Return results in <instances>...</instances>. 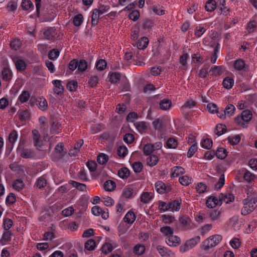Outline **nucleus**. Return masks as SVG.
<instances>
[{
	"label": "nucleus",
	"instance_id": "27",
	"mask_svg": "<svg viewBox=\"0 0 257 257\" xmlns=\"http://www.w3.org/2000/svg\"><path fill=\"white\" fill-rule=\"evenodd\" d=\"M158 157L155 155H151L147 159V164L151 167H153L158 162Z\"/></svg>",
	"mask_w": 257,
	"mask_h": 257
},
{
	"label": "nucleus",
	"instance_id": "32",
	"mask_svg": "<svg viewBox=\"0 0 257 257\" xmlns=\"http://www.w3.org/2000/svg\"><path fill=\"white\" fill-rule=\"evenodd\" d=\"M15 66L18 71H23L26 69L27 65L24 60L19 59L15 62Z\"/></svg>",
	"mask_w": 257,
	"mask_h": 257
},
{
	"label": "nucleus",
	"instance_id": "35",
	"mask_svg": "<svg viewBox=\"0 0 257 257\" xmlns=\"http://www.w3.org/2000/svg\"><path fill=\"white\" fill-rule=\"evenodd\" d=\"M240 136L238 135L234 136H229L227 138V140L229 144L233 146L238 144L240 141Z\"/></svg>",
	"mask_w": 257,
	"mask_h": 257
},
{
	"label": "nucleus",
	"instance_id": "22",
	"mask_svg": "<svg viewBox=\"0 0 257 257\" xmlns=\"http://www.w3.org/2000/svg\"><path fill=\"white\" fill-rule=\"evenodd\" d=\"M155 188L158 193L163 194L166 191V186L164 183L162 181H158L155 184Z\"/></svg>",
	"mask_w": 257,
	"mask_h": 257
},
{
	"label": "nucleus",
	"instance_id": "52",
	"mask_svg": "<svg viewBox=\"0 0 257 257\" xmlns=\"http://www.w3.org/2000/svg\"><path fill=\"white\" fill-rule=\"evenodd\" d=\"M178 146V142L174 138H169L167 142V146L170 149H175Z\"/></svg>",
	"mask_w": 257,
	"mask_h": 257
},
{
	"label": "nucleus",
	"instance_id": "29",
	"mask_svg": "<svg viewBox=\"0 0 257 257\" xmlns=\"http://www.w3.org/2000/svg\"><path fill=\"white\" fill-rule=\"evenodd\" d=\"M245 66L244 61L242 59H238L234 61L233 67L237 71L242 70Z\"/></svg>",
	"mask_w": 257,
	"mask_h": 257
},
{
	"label": "nucleus",
	"instance_id": "40",
	"mask_svg": "<svg viewBox=\"0 0 257 257\" xmlns=\"http://www.w3.org/2000/svg\"><path fill=\"white\" fill-rule=\"evenodd\" d=\"M95 241L93 239L88 240L85 243V248L88 250H92L95 247Z\"/></svg>",
	"mask_w": 257,
	"mask_h": 257
},
{
	"label": "nucleus",
	"instance_id": "38",
	"mask_svg": "<svg viewBox=\"0 0 257 257\" xmlns=\"http://www.w3.org/2000/svg\"><path fill=\"white\" fill-rule=\"evenodd\" d=\"M209 65L205 64L203 66V67L200 70L199 76L200 77L202 78H205L209 73Z\"/></svg>",
	"mask_w": 257,
	"mask_h": 257
},
{
	"label": "nucleus",
	"instance_id": "56",
	"mask_svg": "<svg viewBox=\"0 0 257 257\" xmlns=\"http://www.w3.org/2000/svg\"><path fill=\"white\" fill-rule=\"evenodd\" d=\"M222 66H215L212 67L209 71H211L212 74L214 76H219L222 73Z\"/></svg>",
	"mask_w": 257,
	"mask_h": 257
},
{
	"label": "nucleus",
	"instance_id": "41",
	"mask_svg": "<svg viewBox=\"0 0 257 257\" xmlns=\"http://www.w3.org/2000/svg\"><path fill=\"white\" fill-rule=\"evenodd\" d=\"M243 178L246 181L249 183L254 179L255 175L251 173L248 170L245 169V172L243 174Z\"/></svg>",
	"mask_w": 257,
	"mask_h": 257
},
{
	"label": "nucleus",
	"instance_id": "37",
	"mask_svg": "<svg viewBox=\"0 0 257 257\" xmlns=\"http://www.w3.org/2000/svg\"><path fill=\"white\" fill-rule=\"evenodd\" d=\"M127 149L124 146H120L118 147L117 150V155L122 158H124L127 154Z\"/></svg>",
	"mask_w": 257,
	"mask_h": 257
},
{
	"label": "nucleus",
	"instance_id": "23",
	"mask_svg": "<svg viewBox=\"0 0 257 257\" xmlns=\"http://www.w3.org/2000/svg\"><path fill=\"white\" fill-rule=\"evenodd\" d=\"M118 175L122 179H126L130 175V171L126 167H122L118 170Z\"/></svg>",
	"mask_w": 257,
	"mask_h": 257
},
{
	"label": "nucleus",
	"instance_id": "5",
	"mask_svg": "<svg viewBox=\"0 0 257 257\" xmlns=\"http://www.w3.org/2000/svg\"><path fill=\"white\" fill-rule=\"evenodd\" d=\"M156 249L162 257H169L174 254L171 250L161 245H157Z\"/></svg>",
	"mask_w": 257,
	"mask_h": 257
},
{
	"label": "nucleus",
	"instance_id": "11",
	"mask_svg": "<svg viewBox=\"0 0 257 257\" xmlns=\"http://www.w3.org/2000/svg\"><path fill=\"white\" fill-rule=\"evenodd\" d=\"M21 156L25 159H32L35 157V152L29 149H23L21 152Z\"/></svg>",
	"mask_w": 257,
	"mask_h": 257
},
{
	"label": "nucleus",
	"instance_id": "43",
	"mask_svg": "<svg viewBox=\"0 0 257 257\" xmlns=\"http://www.w3.org/2000/svg\"><path fill=\"white\" fill-rule=\"evenodd\" d=\"M106 65L105 60L100 59L96 62L95 67L98 70L102 71L106 68Z\"/></svg>",
	"mask_w": 257,
	"mask_h": 257
},
{
	"label": "nucleus",
	"instance_id": "30",
	"mask_svg": "<svg viewBox=\"0 0 257 257\" xmlns=\"http://www.w3.org/2000/svg\"><path fill=\"white\" fill-rule=\"evenodd\" d=\"M153 198L151 193L148 192H144L141 197V201L144 203H148Z\"/></svg>",
	"mask_w": 257,
	"mask_h": 257
},
{
	"label": "nucleus",
	"instance_id": "18",
	"mask_svg": "<svg viewBox=\"0 0 257 257\" xmlns=\"http://www.w3.org/2000/svg\"><path fill=\"white\" fill-rule=\"evenodd\" d=\"M2 78L4 80L9 81L12 77V73L8 68H4L2 72Z\"/></svg>",
	"mask_w": 257,
	"mask_h": 257
},
{
	"label": "nucleus",
	"instance_id": "24",
	"mask_svg": "<svg viewBox=\"0 0 257 257\" xmlns=\"http://www.w3.org/2000/svg\"><path fill=\"white\" fill-rule=\"evenodd\" d=\"M135 125L138 131L141 134L145 133L147 129V123L145 121L136 122Z\"/></svg>",
	"mask_w": 257,
	"mask_h": 257
},
{
	"label": "nucleus",
	"instance_id": "48",
	"mask_svg": "<svg viewBox=\"0 0 257 257\" xmlns=\"http://www.w3.org/2000/svg\"><path fill=\"white\" fill-rule=\"evenodd\" d=\"M17 132L16 130H13L12 132H11L9 136V141L10 143L11 144L12 147H13V145L15 141L17 140Z\"/></svg>",
	"mask_w": 257,
	"mask_h": 257
},
{
	"label": "nucleus",
	"instance_id": "12",
	"mask_svg": "<svg viewBox=\"0 0 257 257\" xmlns=\"http://www.w3.org/2000/svg\"><path fill=\"white\" fill-rule=\"evenodd\" d=\"M172 106V102L169 99H164L159 103L160 108L163 110H169Z\"/></svg>",
	"mask_w": 257,
	"mask_h": 257
},
{
	"label": "nucleus",
	"instance_id": "1",
	"mask_svg": "<svg viewBox=\"0 0 257 257\" xmlns=\"http://www.w3.org/2000/svg\"><path fill=\"white\" fill-rule=\"evenodd\" d=\"M243 207L241 213L243 215H247L252 212L257 207V196L248 197L242 201Z\"/></svg>",
	"mask_w": 257,
	"mask_h": 257
},
{
	"label": "nucleus",
	"instance_id": "4",
	"mask_svg": "<svg viewBox=\"0 0 257 257\" xmlns=\"http://www.w3.org/2000/svg\"><path fill=\"white\" fill-rule=\"evenodd\" d=\"M179 222L184 229H189L193 227V223L190 218L187 215H182L179 218Z\"/></svg>",
	"mask_w": 257,
	"mask_h": 257
},
{
	"label": "nucleus",
	"instance_id": "55",
	"mask_svg": "<svg viewBox=\"0 0 257 257\" xmlns=\"http://www.w3.org/2000/svg\"><path fill=\"white\" fill-rule=\"evenodd\" d=\"M153 12L158 15H163L165 14V10L163 7L160 5H155L152 7Z\"/></svg>",
	"mask_w": 257,
	"mask_h": 257
},
{
	"label": "nucleus",
	"instance_id": "62",
	"mask_svg": "<svg viewBox=\"0 0 257 257\" xmlns=\"http://www.w3.org/2000/svg\"><path fill=\"white\" fill-rule=\"evenodd\" d=\"M140 12L138 10H135L129 14V18L133 21H136L140 17Z\"/></svg>",
	"mask_w": 257,
	"mask_h": 257
},
{
	"label": "nucleus",
	"instance_id": "6",
	"mask_svg": "<svg viewBox=\"0 0 257 257\" xmlns=\"http://www.w3.org/2000/svg\"><path fill=\"white\" fill-rule=\"evenodd\" d=\"M56 34V29L54 28H47L43 31V35L47 40H53Z\"/></svg>",
	"mask_w": 257,
	"mask_h": 257
},
{
	"label": "nucleus",
	"instance_id": "34",
	"mask_svg": "<svg viewBox=\"0 0 257 257\" xmlns=\"http://www.w3.org/2000/svg\"><path fill=\"white\" fill-rule=\"evenodd\" d=\"M171 205V208L172 210H175L178 211L180 208V205L181 204V199H177L174 200L171 202H170Z\"/></svg>",
	"mask_w": 257,
	"mask_h": 257
},
{
	"label": "nucleus",
	"instance_id": "20",
	"mask_svg": "<svg viewBox=\"0 0 257 257\" xmlns=\"http://www.w3.org/2000/svg\"><path fill=\"white\" fill-rule=\"evenodd\" d=\"M149 39L146 37L141 38L138 41L137 47L139 49L144 50L148 46Z\"/></svg>",
	"mask_w": 257,
	"mask_h": 257
},
{
	"label": "nucleus",
	"instance_id": "46",
	"mask_svg": "<svg viewBox=\"0 0 257 257\" xmlns=\"http://www.w3.org/2000/svg\"><path fill=\"white\" fill-rule=\"evenodd\" d=\"M83 20V17L82 14H78L76 15L73 19V24L75 26H80Z\"/></svg>",
	"mask_w": 257,
	"mask_h": 257
},
{
	"label": "nucleus",
	"instance_id": "14",
	"mask_svg": "<svg viewBox=\"0 0 257 257\" xmlns=\"http://www.w3.org/2000/svg\"><path fill=\"white\" fill-rule=\"evenodd\" d=\"M226 131V126L225 124L219 123L216 125L214 133L218 136H220L224 134Z\"/></svg>",
	"mask_w": 257,
	"mask_h": 257
},
{
	"label": "nucleus",
	"instance_id": "51",
	"mask_svg": "<svg viewBox=\"0 0 257 257\" xmlns=\"http://www.w3.org/2000/svg\"><path fill=\"white\" fill-rule=\"evenodd\" d=\"M77 67L79 71L84 72L87 67V62L84 59H81L79 61H78Z\"/></svg>",
	"mask_w": 257,
	"mask_h": 257
},
{
	"label": "nucleus",
	"instance_id": "63",
	"mask_svg": "<svg viewBox=\"0 0 257 257\" xmlns=\"http://www.w3.org/2000/svg\"><path fill=\"white\" fill-rule=\"evenodd\" d=\"M154 23L153 20L146 19L144 21L142 27L144 29H150L154 26Z\"/></svg>",
	"mask_w": 257,
	"mask_h": 257
},
{
	"label": "nucleus",
	"instance_id": "45",
	"mask_svg": "<svg viewBox=\"0 0 257 257\" xmlns=\"http://www.w3.org/2000/svg\"><path fill=\"white\" fill-rule=\"evenodd\" d=\"M145 251V246L141 244H137L134 248V252L137 255H140L144 253Z\"/></svg>",
	"mask_w": 257,
	"mask_h": 257
},
{
	"label": "nucleus",
	"instance_id": "57",
	"mask_svg": "<svg viewBox=\"0 0 257 257\" xmlns=\"http://www.w3.org/2000/svg\"><path fill=\"white\" fill-rule=\"evenodd\" d=\"M202 147L209 150L212 147V141L210 139H206L201 143Z\"/></svg>",
	"mask_w": 257,
	"mask_h": 257
},
{
	"label": "nucleus",
	"instance_id": "21",
	"mask_svg": "<svg viewBox=\"0 0 257 257\" xmlns=\"http://www.w3.org/2000/svg\"><path fill=\"white\" fill-rule=\"evenodd\" d=\"M216 157L219 159L223 160L227 155V151L224 148H219L215 152Z\"/></svg>",
	"mask_w": 257,
	"mask_h": 257
},
{
	"label": "nucleus",
	"instance_id": "31",
	"mask_svg": "<svg viewBox=\"0 0 257 257\" xmlns=\"http://www.w3.org/2000/svg\"><path fill=\"white\" fill-rule=\"evenodd\" d=\"M22 8L23 10L28 11L34 9L33 3L30 0H24L21 4Z\"/></svg>",
	"mask_w": 257,
	"mask_h": 257
},
{
	"label": "nucleus",
	"instance_id": "28",
	"mask_svg": "<svg viewBox=\"0 0 257 257\" xmlns=\"http://www.w3.org/2000/svg\"><path fill=\"white\" fill-rule=\"evenodd\" d=\"M30 98V93L28 91H23L20 95L18 100L22 103L27 102Z\"/></svg>",
	"mask_w": 257,
	"mask_h": 257
},
{
	"label": "nucleus",
	"instance_id": "44",
	"mask_svg": "<svg viewBox=\"0 0 257 257\" xmlns=\"http://www.w3.org/2000/svg\"><path fill=\"white\" fill-rule=\"evenodd\" d=\"M120 79V73L119 72H113L109 76V81L113 83L118 82Z\"/></svg>",
	"mask_w": 257,
	"mask_h": 257
},
{
	"label": "nucleus",
	"instance_id": "64",
	"mask_svg": "<svg viewBox=\"0 0 257 257\" xmlns=\"http://www.w3.org/2000/svg\"><path fill=\"white\" fill-rule=\"evenodd\" d=\"M78 86L77 82L75 81H71L68 82L66 88L70 91H74L76 90Z\"/></svg>",
	"mask_w": 257,
	"mask_h": 257
},
{
	"label": "nucleus",
	"instance_id": "13",
	"mask_svg": "<svg viewBox=\"0 0 257 257\" xmlns=\"http://www.w3.org/2000/svg\"><path fill=\"white\" fill-rule=\"evenodd\" d=\"M234 80L230 77H226L223 80L222 85L223 86L227 89H231L234 85Z\"/></svg>",
	"mask_w": 257,
	"mask_h": 257
},
{
	"label": "nucleus",
	"instance_id": "7",
	"mask_svg": "<svg viewBox=\"0 0 257 257\" xmlns=\"http://www.w3.org/2000/svg\"><path fill=\"white\" fill-rule=\"evenodd\" d=\"M166 242L169 246H176L180 243V239L178 236L172 234L166 238Z\"/></svg>",
	"mask_w": 257,
	"mask_h": 257
},
{
	"label": "nucleus",
	"instance_id": "50",
	"mask_svg": "<svg viewBox=\"0 0 257 257\" xmlns=\"http://www.w3.org/2000/svg\"><path fill=\"white\" fill-rule=\"evenodd\" d=\"M225 183V177L223 174H221L220 176L219 180L214 185V189L216 190L220 189Z\"/></svg>",
	"mask_w": 257,
	"mask_h": 257
},
{
	"label": "nucleus",
	"instance_id": "49",
	"mask_svg": "<svg viewBox=\"0 0 257 257\" xmlns=\"http://www.w3.org/2000/svg\"><path fill=\"white\" fill-rule=\"evenodd\" d=\"M86 165L90 172H98L97 169V165L94 161H88Z\"/></svg>",
	"mask_w": 257,
	"mask_h": 257
},
{
	"label": "nucleus",
	"instance_id": "61",
	"mask_svg": "<svg viewBox=\"0 0 257 257\" xmlns=\"http://www.w3.org/2000/svg\"><path fill=\"white\" fill-rule=\"evenodd\" d=\"M143 164L140 162H135L133 164V168L135 173H140L143 170Z\"/></svg>",
	"mask_w": 257,
	"mask_h": 257
},
{
	"label": "nucleus",
	"instance_id": "33",
	"mask_svg": "<svg viewBox=\"0 0 257 257\" xmlns=\"http://www.w3.org/2000/svg\"><path fill=\"white\" fill-rule=\"evenodd\" d=\"M200 240V237L199 236H196L193 238H191L190 239L187 240L186 242L187 243L188 246L190 248H192L194 246H195Z\"/></svg>",
	"mask_w": 257,
	"mask_h": 257
},
{
	"label": "nucleus",
	"instance_id": "53",
	"mask_svg": "<svg viewBox=\"0 0 257 257\" xmlns=\"http://www.w3.org/2000/svg\"><path fill=\"white\" fill-rule=\"evenodd\" d=\"M235 110V108L233 104H228L225 109L224 111L226 113V115L228 116H232L234 114V111Z\"/></svg>",
	"mask_w": 257,
	"mask_h": 257
},
{
	"label": "nucleus",
	"instance_id": "42",
	"mask_svg": "<svg viewBox=\"0 0 257 257\" xmlns=\"http://www.w3.org/2000/svg\"><path fill=\"white\" fill-rule=\"evenodd\" d=\"M113 249V246L109 243H104L101 247V250L105 254L110 253Z\"/></svg>",
	"mask_w": 257,
	"mask_h": 257
},
{
	"label": "nucleus",
	"instance_id": "36",
	"mask_svg": "<svg viewBox=\"0 0 257 257\" xmlns=\"http://www.w3.org/2000/svg\"><path fill=\"white\" fill-rule=\"evenodd\" d=\"M108 160V156L103 153H100L97 156V161L100 165H104L106 163Z\"/></svg>",
	"mask_w": 257,
	"mask_h": 257
},
{
	"label": "nucleus",
	"instance_id": "2",
	"mask_svg": "<svg viewBox=\"0 0 257 257\" xmlns=\"http://www.w3.org/2000/svg\"><path fill=\"white\" fill-rule=\"evenodd\" d=\"M222 240V236L220 235L216 234L212 235L203 241L201 248L204 250H207L210 248L217 245Z\"/></svg>",
	"mask_w": 257,
	"mask_h": 257
},
{
	"label": "nucleus",
	"instance_id": "15",
	"mask_svg": "<svg viewBox=\"0 0 257 257\" xmlns=\"http://www.w3.org/2000/svg\"><path fill=\"white\" fill-rule=\"evenodd\" d=\"M33 136L34 143L35 147H41V136L38 130H34L32 131Z\"/></svg>",
	"mask_w": 257,
	"mask_h": 257
},
{
	"label": "nucleus",
	"instance_id": "10",
	"mask_svg": "<svg viewBox=\"0 0 257 257\" xmlns=\"http://www.w3.org/2000/svg\"><path fill=\"white\" fill-rule=\"evenodd\" d=\"M219 198L220 202V205H221L223 201L226 204H228L230 202H232L234 200V196L230 193H229L227 195H224L222 193H221L219 195Z\"/></svg>",
	"mask_w": 257,
	"mask_h": 257
},
{
	"label": "nucleus",
	"instance_id": "58",
	"mask_svg": "<svg viewBox=\"0 0 257 257\" xmlns=\"http://www.w3.org/2000/svg\"><path fill=\"white\" fill-rule=\"evenodd\" d=\"M171 205L170 202L166 203L163 201H160L159 208L160 210L166 211L171 209Z\"/></svg>",
	"mask_w": 257,
	"mask_h": 257
},
{
	"label": "nucleus",
	"instance_id": "3",
	"mask_svg": "<svg viewBox=\"0 0 257 257\" xmlns=\"http://www.w3.org/2000/svg\"><path fill=\"white\" fill-rule=\"evenodd\" d=\"M252 117V114L251 111L245 109L242 111L240 116H237L234 119L235 122L242 126L243 127H246L245 123L248 122Z\"/></svg>",
	"mask_w": 257,
	"mask_h": 257
},
{
	"label": "nucleus",
	"instance_id": "16",
	"mask_svg": "<svg viewBox=\"0 0 257 257\" xmlns=\"http://www.w3.org/2000/svg\"><path fill=\"white\" fill-rule=\"evenodd\" d=\"M136 219V215L134 212L129 211L125 215L123 220L128 224L133 223Z\"/></svg>",
	"mask_w": 257,
	"mask_h": 257
},
{
	"label": "nucleus",
	"instance_id": "39",
	"mask_svg": "<svg viewBox=\"0 0 257 257\" xmlns=\"http://www.w3.org/2000/svg\"><path fill=\"white\" fill-rule=\"evenodd\" d=\"M179 182L184 186H188L192 182V178L188 176H183L179 179Z\"/></svg>",
	"mask_w": 257,
	"mask_h": 257
},
{
	"label": "nucleus",
	"instance_id": "25",
	"mask_svg": "<svg viewBox=\"0 0 257 257\" xmlns=\"http://www.w3.org/2000/svg\"><path fill=\"white\" fill-rule=\"evenodd\" d=\"M216 6V2L214 0H208L205 5V10L207 12H213L215 9Z\"/></svg>",
	"mask_w": 257,
	"mask_h": 257
},
{
	"label": "nucleus",
	"instance_id": "17",
	"mask_svg": "<svg viewBox=\"0 0 257 257\" xmlns=\"http://www.w3.org/2000/svg\"><path fill=\"white\" fill-rule=\"evenodd\" d=\"M185 173V170L181 167L175 166L174 167L172 170L171 177L172 178L178 176L180 174H183Z\"/></svg>",
	"mask_w": 257,
	"mask_h": 257
},
{
	"label": "nucleus",
	"instance_id": "54",
	"mask_svg": "<svg viewBox=\"0 0 257 257\" xmlns=\"http://www.w3.org/2000/svg\"><path fill=\"white\" fill-rule=\"evenodd\" d=\"M50 214L48 210H44L41 213L40 216L39 217V220L40 221H45L50 218Z\"/></svg>",
	"mask_w": 257,
	"mask_h": 257
},
{
	"label": "nucleus",
	"instance_id": "19",
	"mask_svg": "<svg viewBox=\"0 0 257 257\" xmlns=\"http://www.w3.org/2000/svg\"><path fill=\"white\" fill-rule=\"evenodd\" d=\"M103 187L106 191L111 192L114 190L116 187V184L113 181L107 180L104 183Z\"/></svg>",
	"mask_w": 257,
	"mask_h": 257
},
{
	"label": "nucleus",
	"instance_id": "60",
	"mask_svg": "<svg viewBox=\"0 0 257 257\" xmlns=\"http://www.w3.org/2000/svg\"><path fill=\"white\" fill-rule=\"evenodd\" d=\"M153 151L154 150L151 144H147L144 147L143 153L145 156L150 155Z\"/></svg>",
	"mask_w": 257,
	"mask_h": 257
},
{
	"label": "nucleus",
	"instance_id": "59",
	"mask_svg": "<svg viewBox=\"0 0 257 257\" xmlns=\"http://www.w3.org/2000/svg\"><path fill=\"white\" fill-rule=\"evenodd\" d=\"M59 55V51L58 49H53L50 51L48 54V57L50 60L56 59Z\"/></svg>",
	"mask_w": 257,
	"mask_h": 257
},
{
	"label": "nucleus",
	"instance_id": "26",
	"mask_svg": "<svg viewBox=\"0 0 257 257\" xmlns=\"http://www.w3.org/2000/svg\"><path fill=\"white\" fill-rule=\"evenodd\" d=\"M69 183L80 191H86V185L84 184L80 183L72 180L70 181Z\"/></svg>",
	"mask_w": 257,
	"mask_h": 257
},
{
	"label": "nucleus",
	"instance_id": "47",
	"mask_svg": "<svg viewBox=\"0 0 257 257\" xmlns=\"http://www.w3.org/2000/svg\"><path fill=\"white\" fill-rule=\"evenodd\" d=\"M160 231L165 236H170L173 234V230L170 226H163L160 228Z\"/></svg>",
	"mask_w": 257,
	"mask_h": 257
},
{
	"label": "nucleus",
	"instance_id": "9",
	"mask_svg": "<svg viewBox=\"0 0 257 257\" xmlns=\"http://www.w3.org/2000/svg\"><path fill=\"white\" fill-rule=\"evenodd\" d=\"M54 85V92L57 94H61L64 91V88L61 85V81L58 80H55L52 81Z\"/></svg>",
	"mask_w": 257,
	"mask_h": 257
},
{
	"label": "nucleus",
	"instance_id": "8",
	"mask_svg": "<svg viewBox=\"0 0 257 257\" xmlns=\"http://www.w3.org/2000/svg\"><path fill=\"white\" fill-rule=\"evenodd\" d=\"M218 204H220V198L219 199L215 196H210L208 198L206 201V205L207 207L213 208Z\"/></svg>",
	"mask_w": 257,
	"mask_h": 257
}]
</instances>
